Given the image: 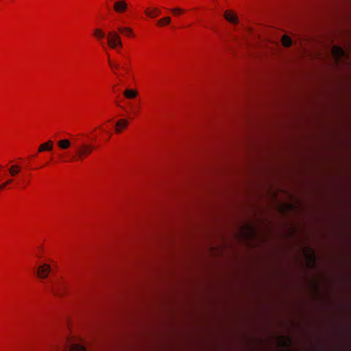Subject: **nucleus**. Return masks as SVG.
I'll return each mask as SVG.
<instances>
[{
  "label": "nucleus",
  "instance_id": "nucleus-6",
  "mask_svg": "<svg viewBox=\"0 0 351 351\" xmlns=\"http://www.w3.org/2000/svg\"><path fill=\"white\" fill-rule=\"evenodd\" d=\"M51 271V267L47 264H43L38 267V276L40 278H46Z\"/></svg>",
  "mask_w": 351,
  "mask_h": 351
},
{
  "label": "nucleus",
  "instance_id": "nucleus-16",
  "mask_svg": "<svg viewBox=\"0 0 351 351\" xmlns=\"http://www.w3.org/2000/svg\"><path fill=\"white\" fill-rule=\"evenodd\" d=\"M94 34L99 40H101L106 37V34L101 29H95L94 30Z\"/></svg>",
  "mask_w": 351,
  "mask_h": 351
},
{
  "label": "nucleus",
  "instance_id": "nucleus-9",
  "mask_svg": "<svg viewBox=\"0 0 351 351\" xmlns=\"http://www.w3.org/2000/svg\"><path fill=\"white\" fill-rule=\"evenodd\" d=\"M145 13L150 18H155L160 14V10L158 8H154L152 9H147Z\"/></svg>",
  "mask_w": 351,
  "mask_h": 351
},
{
  "label": "nucleus",
  "instance_id": "nucleus-10",
  "mask_svg": "<svg viewBox=\"0 0 351 351\" xmlns=\"http://www.w3.org/2000/svg\"><path fill=\"white\" fill-rule=\"evenodd\" d=\"M123 95L127 99H134L138 95V92L134 89H125Z\"/></svg>",
  "mask_w": 351,
  "mask_h": 351
},
{
  "label": "nucleus",
  "instance_id": "nucleus-13",
  "mask_svg": "<svg viewBox=\"0 0 351 351\" xmlns=\"http://www.w3.org/2000/svg\"><path fill=\"white\" fill-rule=\"evenodd\" d=\"M171 22V19L169 16H165L157 21V25L161 27L169 25Z\"/></svg>",
  "mask_w": 351,
  "mask_h": 351
},
{
  "label": "nucleus",
  "instance_id": "nucleus-8",
  "mask_svg": "<svg viewBox=\"0 0 351 351\" xmlns=\"http://www.w3.org/2000/svg\"><path fill=\"white\" fill-rule=\"evenodd\" d=\"M53 149V141H48L47 142L41 144L38 147V152L45 151H51Z\"/></svg>",
  "mask_w": 351,
  "mask_h": 351
},
{
  "label": "nucleus",
  "instance_id": "nucleus-4",
  "mask_svg": "<svg viewBox=\"0 0 351 351\" xmlns=\"http://www.w3.org/2000/svg\"><path fill=\"white\" fill-rule=\"evenodd\" d=\"M62 351H86V350L84 346L68 340L66 345L64 346Z\"/></svg>",
  "mask_w": 351,
  "mask_h": 351
},
{
  "label": "nucleus",
  "instance_id": "nucleus-20",
  "mask_svg": "<svg viewBox=\"0 0 351 351\" xmlns=\"http://www.w3.org/2000/svg\"><path fill=\"white\" fill-rule=\"evenodd\" d=\"M51 292L54 295H59L61 294L60 291L58 290V289L56 287H51Z\"/></svg>",
  "mask_w": 351,
  "mask_h": 351
},
{
  "label": "nucleus",
  "instance_id": "nucleus-17",
  "mask_svg": "<svg viewBox=\"0 0 351 351\" xmlns=\"http://www.w3.org/2000/svg\"><path fill=\"white\" fill-rule=\"evenodd\" d=\"M118 30L119 32L125 33L128 36H131L133 34L132 29L130 27H119Z\"/></svg>",
  "mask_w": 351,
  "mask_h": 351
},
{
  "label": "nucleus",
  "instance_id": "nucleus-11",
  "mask_svg": "<svg viewBox=\"0 0 351 351\" xmlns=\"http://www.w3.org/2000/svg\"><path fill=\"white\" fill-rule=\"evenodd\" d=\"M128 124V121H126L125 119L119 120L116 123V132L118 133L121 132V130L120 128H124L127 127Z\"/></svg>",
  "mask_w": 351,
  "mask_h": 351
},
{
  "label": "nucleus",
  "instance_id": "nucleus-18",
  "mask_svg": "<svg viewBox=\"0 0 351 351\" xmlns=\"http://www.w3.org/2000/svg\"><path fill=\"white\" fill-rule=\"evenodd\" d=\"M280 338L281 339L283 346L288 347L289 346L291 340L289 337L285 338L284 337H280Z\"/></svg>",
  "mask_w": 351,
  "mask_h": 351
},
{
  "label": "nucleus",
  "instance_id": "nucleus-2",
  "mask_svg": "<svg viewBox=\"0 0 351 351\" xmlns=\"http://www.w3.org/2000/svg\"><path fill=\"white\" fill-rule=\"evenodd\" d=\"M331 54L336 62V64H339L341 63V60L343 58H348V56L346 52L339 46H334L331 49Z\"/></svg>",
  "mask_w": 351,
  "mask_h": 351
},
{
  "label": "nucleus",
  "instance_id": "nucleus-21",
  "mask_svg": "<svg viewBox=\"0 0 351 351\" xmlns=\"http://www.w3.org/2000/svg\"><path fill=\"white\" fill-rule=\"evenodd\" d=\"M110 65L112 69H118L119 68V66L117 64H112L110 62Z\"/></svg>",
  "mask_w": 351,
  "mask_h": 351
},
{
  "label": "nucleus",
  "instance_id": "nucleus-1",
  "mask_svg": "<svg viewBox=\"0 0 351 351\" xmlns=\"http://www.w3.org/2000/svg\"><path fill=\"white\" fill-rule=\"evenodd\" d=\"M107 41L111 49H116L118 51H119V49L123 47L121 36L117 32H109L107 36Z\"/></svg>",
  "mask_w": 351,
  "mask_h": 351
},
{
  "label": "nucleus",
  "instance_id": "nucleus-24",
  "mask_svg": "<svg viewBox=\"0 0 351 351\" xmlns=\"http://www.w3.org/2000/svg\"><path fill=\"white\" fill-rule=\"evenodd\" d=\"M1 168V166L0 165V169Z\"/></svg>",
  "mask_w": 351,
  "mask_h": 351
},
{
  "label": "nucleus",
  "instance_id": "nucleus-19",
  "mask_svg": "<svg viewBox=\"0 0 351 351\" xmlns=\"http://www.w3.org/2000/svg\"><path fill=\"white\" fill-rule=\"evenodd\" d=\"M171 11L175 14H179L184 13V10L180 8H175L171 10Z\"/></svg>",
  "mask_w": 351,
  "mask_h": 351
},
{
  "label": "nucleus",
  "instance_id": "nucleus-22",
  "mask_svg": "<svg viewBox=\"0 0 351 351\" xmlns=\"http://www.w3.org/2000/svg\"><path fill=\"white\" fill-rule=\"evenodd\" d=\"M6 186H7V183H4V182H3V184H1L0 185V189H4Z\"/></svg>",
  "mask_w": 351,
  "mask_h": 351
},
{
  "label": "nucleus",
  "instance_id": "nucleus-14",
  "mask_svg": "<svg viewBox=\"0 0 351 351\" xmlns=\"http://www.w3.org/2000/svg\"><path fill=\"white\" fill-rule=\"evenodd\" d=\"M58 145L62 149L69 148L71 145V143L68 139L60 140L58 142Z\"/></svg>",
  "mask_w": 351,
  "mask_h": 351
},
{
  "label": "nucleus",
  "instance_id": "nucleus-5",
  "mask_svg": "<svg viewBox=\"0 0 351 351\" xmlns=\"http://www.w3.org/2000/svg\"><path fill=\"white\" fill-rule=\"evenodd\" d=\"M128 5L125 0H118L114 2L113 9L118 14H123L128 10Z\"/></svg>",
  "mask_w": 351,
  "mask_h": 351
},
{
  "label": "nucleus",
  "instance_id": "nucleus-12",
  "mask_svg": "<svg viewBox=\"0 0 351 351\" xmlns=\"http://www.w3.org/2000/svg\"><path fill=\"white\" fill-rule=\"evenodd\" d=\"M9 173L12 176H15L21 171V167L18 165H12L8 169Z\"/></svg>",
  "mask_w": 351,
  "mask_h": 351
},
{
  "label": "nucleus",
  "instance_id": "nucleus-3",
  "mask_svg": "<svg viewBox=\"0 0 351 351\" xmlns=\"http://www.w3.org/2000/svg\"><path fill=\"white\" fill-rule=\"evenodd\" d=\"M94 147L88 144H82L76 146V156L78 159H83L86 157L93 150Z\"/></svg>",
  "mask_w": 351,
  "mask_h": 351
},
{
  "label": "nucleus",
  "instance_id": "nucleus-23",
  "mask_svg": "<svg viewBox=\"0 0 351 351\" xmlns=\"http://www.w3.org/2000/svg\"><path fill=\"white\" fill-rule=\"evenodd\" d=\"M12 182V179H9L6 182H5L4 183H7V185H8V184H10Z\"/></svg>",
  "mask_w": 351,
  "mask_h": 351
},
{
  "label": "nucleus",
  "instance_id": "nucleus-7",
  "mask_svg": "<svg viewBox=\"0 0 351 351\" xmlns=\"http://www.w3.org/2000/svg\"><path fill=\"white\" fill-rule=\"evenodd\" d=\"M224 18L230 23L237 24L239 21L237 16L230 10H226L224 13Z\"/></svg>",
  "mask_w": 351,
  "mask_h": 351
},
{
  "label": "nucleus",
  "instance_id": "nucleus-15",
  "mask_svg": "<svg viewBox=\"0 0 351 351\" xmlns=\"http://www.w3.org/2000/svg\"><path fill=\"white\" fill-rule=\"evenodd\" d=\"M282 43L285 47H288L292 45V40L289 36L284 35L282 38Z\"/></svg>",
  "mask_w": 351,
  "mask_h": 351
}]
</instances>
